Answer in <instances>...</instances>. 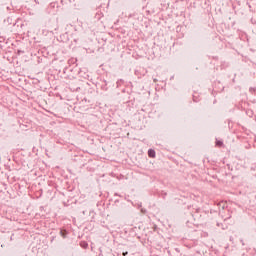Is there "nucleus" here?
Here are the masks:
<instances>
[{"mask_svg": "<svg viewBox=\"0 0 256 256\" xmlns=\"http://www.w3.org/2000/svg\"><path fill=\"white\" fill-rule=\"evenodd\" d=\"M148 156L151 157V159H155V150L153 149L148 150Z\"/></svg>", "mask_w": 256, "mask_h": 256, "instance_id": "f257e3e1", "label": "nucleus"}, {"mask_svg": "<svg viewBox=\"0 0 256 256\" xmlns=\"http://www.w3.org/2000/svg\"><path fill=\"white\" fill-rule=\"evenodd\" d=\"M61 236L65 238V235H67V232L65 230H62L61 232Z\"/></svg>", "mask_w": 256, "mask_h": 256, "instance_id": "f03ea898", "label": "nucleus"}, {"mask_svg": "<svg viewBox=\"0 0 256 256\" xmlns=\"http://www.w3.org/2000/svg\"><path fill=\"white\" fill-rule=\"evenodd\" d=\"M216 145H217L218 147H221V145H223V142L217 141V142H216Z\"/></svg>", "mask_w": 256, "mask_h": 256, "instance_id": "7ed1b4c3", "label": "nucleus"}, {"mask_svg": "<svg viewBox=\"0 0 256 256\" xmlns=\"http://www.w3.org/2000/svg\"><path fill=\"white\" fill-rule=\"evenodd\" d=\"M123 256H127V252H124V253H123Z\"/></svg>", "mask_w": 256, "mask_h": 256, "instance_id": "20e7f679", "label": "nucleus"}]
</instances>
